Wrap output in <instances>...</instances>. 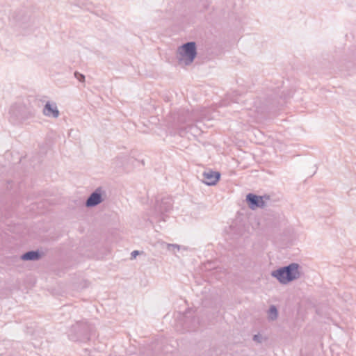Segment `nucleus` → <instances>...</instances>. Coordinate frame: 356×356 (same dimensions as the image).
<instances>
[{
	"instance_id": "1",
	"label": "nucleus",
	"mask_w": 356,
	"mask_h": 356,
	"mask_svg": "<svg viewBox=\"0 0 356 356\" xmlns=\"http://www.w3.org/2000/svg\"><path fill=\"white\" fill-rule=\"evenodd\" d=\"M300 265L297 263H291L288 266L280 267L271 272V276L276 278L280 284H286L295 280L300 278Z\"/></svg>"
},
{
	"instance_id": "2",
	"label": "nucleus",
	"mask_w": 356,
	"mask_h": 356,
	"mask_svg": "<svg viewBox=\"0 0 356 356\" xmlns=\"http://www.w3.org/2000/svg\"><path fill=\"white\" fill-rule=\"evenodd\" d=\"M94 332V327L86 321L76 322L69 331V338L72 341L86 342L90 339Z\"/></svg>"
},
{
	"instance_id": "3",
	"label": "nucleus",
	"mask_w": 356,
	"mask_h": 356,
	"mask_svg": "<svg viewBox=\"0 0 356 356\" xmlns=\"http://www.w3.org/2000/svg\"><path fill=\"white\" fill-rule=\"evenodd\" d=\"M9 113L13 120L22 122L33 117L35 110L29 104L18 103L11 106Z\"/></svg>"
},
{
	"instance_id": "4",
	"label": "nucleus",
	"mask_w": 356,
	"mask_h": 356,
	"mask_svg": "<svg viewBox=\"0 0 356 356\" xmlns=\"http://www.w3.org/2000/svg\"><path fill=\"white\" fill-rule=\"evenodd\" d=\"M172 208V199L170 197H158L154 208L152 218L156 222L165 220L166 213Z\"/></svg>"
},
{
	"instance_id": "5",
	"label": "nucleus",
	"mask_w": 356,
	"mask_h": 356,
	"mask_svg": "<svg viewBox=\"0 0 356 356\" xmlns=\"http://www.w3.org/2000/svg\"><path fill=\"white\" fill-rule=\"evenodd\" d=\"M197 56V48L195 42H188L180 46L177 51V58L179 63L186 65H190Z\"/></svg>"
},
{
	"instance_id": "6",
	"label": "nucleus",
	"mask_w": 356,
	"mask_h": 356,
	"mask_svg": "<svg viewBox=\"0 0 356 356\" xmlns=\"http://www.w3.org/2000/svg\"><path fill=\"white\" fill-rule=\"evenodd\" d=\"M106 196V191L102 188H97L87 198L85 205L88 208H92L102 203Z\"/></svg>"
},
{
	"instance_id": "7",
	"label": "nucleus",
	"mask_w": 356,
	"mask_h": 356,
	"mask_svg": "<svg viewBox=\"0 0 356 356\" xmlns=\"http://www.w3.org/2000/svg\"><path fill=\"white\" fill-rule=\"evenodd\" d=\"M270 199L269 195L264 196L257 195L253 193H248L246 195V202L251 209L257 208H264L266 206V200Z\"/></svg>"
},
{
	"instance_id": "8",
	"label": "nucleus",
	"mask_w": 356,
	"mask_h": 356,
	"mask_svg": "<svg viewBox=\"0 0 356 356\" xmlns=\"http://www.w3.org/2000/svg\"><path fill=\"white\" fill-rule=\"evenodd\" d=\"M202 177L204 184L208 186H213L219 181L220 178V173L219 172L209 170L208 171L203 172Z\"/></svg>"
},
{
	"instance_id": "9",
	"label": "nucleus",
	"mask_w": 356,
	"mask_h": 356,
	"mask_svg": "<svg viewBox=\"0 0 356 356\" xmlns=\"http://www.w3.org/2000/svg\"><path fill=\"white\" fill-rule=\"evenodd\" d=\"M43 114L47 117H53L57 118L59 116V111L57 108L56 104L47 102L42 111Z\"/></svg>"
},
{
	"instance_id": "10",
	"label": "nucleus",
	"mask_w": 356,
	"mask_h": 356,
	"mask_svg": "<svg viewBox=\"0 0 356 356\" xmlns=\"http://www.w3.org/2000/svg\"><path fill=\"white\" fill-rule=\"evenodd\" d=\"M201 131L196 124H190L185 127H178V133L181 136H184L186 134L190 133L195 136L200 134Z\"/></svg>"
},
{
	"instance_id": "11",
	"label": "nucleus",
	"mask_w": 356,
	"mask_h": 356,
	"mask_svg": "<svg viewBox=\"0 0 356 356\" xmlns=\"http://www.w3.org/2000/svg\"><path fill=\"white\" fill-rule=\"evenodd\" d=\"M132 159L126 154L118 156L113 161L112 164L115 168H124L131 161Z\"/></svg>"
},
{
	"instance_id": "12",
	"label": "nucleus",
	"mask_w": 356,
	"mask_h": 356,
	"mask_svg": "<svg viewBox=\"0 0 356 356\" xmlns=\"http://www.w3.org/2000/svg\"><path fill=\"white\" fill-rule=\"evenodd\" d=\"M192 120H193L192 115L188 111L181 110L178 112L177 123L179 124V127H183V124Z\"/></svg>"
},
{
	"instance_id": "13",
	"label": "nucleus",
	"mask_w": 356,
	"mask_h": 356,
	"mask_svg": "<svg viewBox=\"0 0 356 356\" xmlns=\"http://www.w3.org/2000/svg\"><path fill=\"white\" fill-rule=\"evenodd\" d=\"M41 257L39 250L28 251L21 255V259L24 261H37Z\"/></svg>"
},
{
	"instance_id": "14",
	"label": "nucleus",
	"mask_w": 356,
	"mask_h": 356,
	"mask_svg": "<svg viewBox=\"0 0 356 356\" xmlns=\"http://www.w3.org/2000/svg\"><path fill=\"white\" fill-rule=\"evenodd\" d=\"M166 249L171 252L172 253L175 254L176 251H179L180 250H187L188 248L186 246H181L178 244H170V243H165Z\"/></svg>"
},
{
	"instance_id": "15",
	"label": "nucleus",
	"mask_w": 356,
	"mask_h": 356,
	"mask_svg": "<svg viewBox=\"0 0 356 356\" xmlns=\"http://www.w3.org/2000/svg\"><path fill=\"white\" fill-rule=\"evenodd\" d=\"M278 317V310L275 305H271L268 311V319L275 321Z\"/></svg>"
},
{
	"instance_id": "16",
	"label": "nucleus",
	"mask_w": 356,
	"mask_h": 356,
	"mask_svg": "<svg viewBox=\"0 0 356 356\" xmlns=\"http://www.w3.org/2000/svg\"><path fill=\"white\" fill-rule=\"evenodd\" d=\"M74 76L76 79H78L80 82L85 81V76L83 74H81L78 72H74Z\"/></svg>"
},
{
	"instance_id": "17",
	"label": "nucleus",
	"mask_w": 356,
	"mask_h": 356,
	"mask_svg": "<svg viewBox=\"0 0 356 356\" xmlns=\"http://www.w3.org/2000/svg\"><path fill=\"white\" fill-rule=\"evenodd\" d=\"M253 340L257 343H261L262 341V336L259 334H254L253 336Z\"/></svg>"
},
{
	"instance_id": "18",
	"label": "nucleus",
	"mask_w": 356,
	"mask_h": 356,
	"mask_svg": "<svg viewBox=\"0 0 356 356\" xmlns=\"http://www.w3.org/2000/svg\"><path fill=\"white\" fill-rule=\"evenodd\" d=\"M140 254L138 250H134L131 253V259L136 258L137 255Z\"/></svg>"
}]
</instances>
